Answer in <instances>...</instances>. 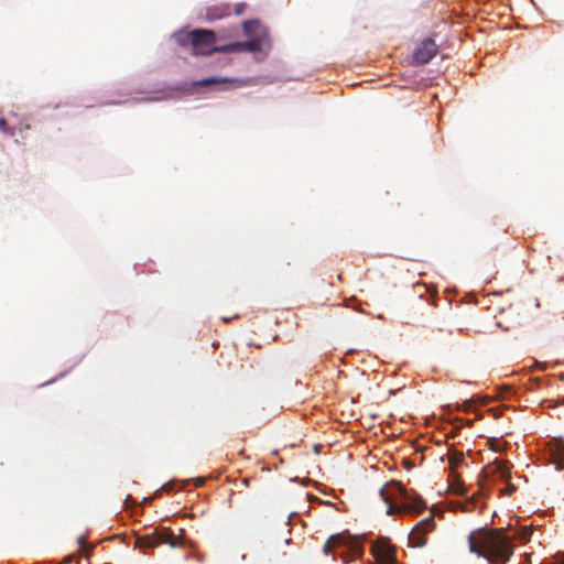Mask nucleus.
<instances>
[{"label": "nucleus", "instance_id": "5701e85b", "mask_svg": "<svg viewBox=\"0 0 564 564\" xmlns=\"http://www.w3.org/2000/svg\"><path fill=\"white\" fill-rule=\"evenodd\" d=\"M455 492L458 495H465L467 490L463 486H460L458 489L455 490Z\"/></svg>", "mask_w": 564, "mask_h": 564}, {"label": "nucleus", "instance_id": "6e6552de", "mask_svg": "<svg viewBox=\"0 0 564 564\" xmlns=\"http://www.w3.org/2000/svg\"><path fill=\"white\" fill-rule=\"evenodd\" d=\"M262 39L260 35L253 36L248 41L232 42L226 45H220L219 52L231 53V52H260L262 50Z\"/></svg>", "mask_w": 564, "mask_h": 564}, {"label": "nucleus", "instance_id": "393cba45", "mask_svg": "<svg viewBox=\"0 0 564 564\" xmlns=\"http://www.w3.org/2000/svg\"><path fill=\"white\" fill-rule=\"evenodd\" d=\"M470 405H471L470 401H466V402L463 404V410H464V411H468V410L470 409Z\"/></svg>", "mask_w": 564, "mask_h": 564}, {"label": "nucleus", "instance_id": "412c9836", "mask_svg": "<svg viewBox=\"0 0 564 564\" xmlns=\"http://www.w3.org/2000/svg\"><path fill=\"white\" fill-rule=\"evenodd\" d=\"M516 490V486L512 485V484H509L505 489H503V494L508 495V496H511L513 494V491Z\"/></svg>", "mask_w": 564, "mask_h": 564}, {"label": "nucleus", "instance_id": "7ed1b4c3", "mask_svg": "<svg viewBox=\"0 0 564 564\" xmlns=\"http://www.w3.org/2000/svg\"><path fill=\"white\" fill-rule=\"evenodd\" d=\"M176 41L186 47L193 55H209L219 52L220 45L216 44V34L212 30L196 29L176 34Z\"/></svg>", "mask_w": 564, "mask_h": 564}, {"label": "nucleus", "instance_id": "1a4fd4ad", "mask_svg": "<svg viewBox=\"0 0 564 564\" xmlns=\"http://www.w3.org/2000/svg\"><path fill=\"white\" fill-rule=\"evenodd\" d=\"M159 530V545L166 544L171 547L184 546L186 540L184 538V529H181V534L176 535L170 528H158Z\"/></svg>", "mask_w": 564, "mask_h": 564}, {"label": "nucleus", "instance_id": "0eeeda50", "mask_svg": "<svg viewBox=\"0 0 564 564\" xmlns=\"http://www.w3.org/2000/svg\"><path fill=\"white\" fill-rule=\"evenodd\" d=\"M371 553L379 564H395V549L386 539H378L371 546Z\"/></svg>", "mask_w": 564, "mask_h": 564}, {"label": "nucleus", "instance_id": "4be33fe9", "mask_svg": "<svg viewBox=\"0 0 564 564\" xmlns=\"http://www.w3.org/2000/svg\"><path fill=\"white\" fill-rule=\"evenodd\" d=\"M204 482H205L204 478H197V479H195V486H196V487H200V486H203V485H204Z\"/></svg>", "mask_w": 564, "mask_h": 564}, {"label": "nucleus", "instance_id": "39448f33", "mask_svg": "<svg viewBox=\"0 0 564 564\" xmlns=\"http://www.w3.org/2000/svg\"><path fill=\"white\" fill-rule=\"evenodd\" d=\"M438 45L432 37L422 40L413 50L411 62L413 65L427 64L437 53Z\"/></svg>", "mask_w": 564, "mask_h": 564}, {"label": "nucleus", "instance_id": "f257e3e1", "mask_svg": "<svg viewBox=\"0 0 564 564\" xmlns=\"http://www.w3.org/2000/svg\"><path fill=\"white\" fill-rule=\"evenodd\" d=\"M468 547L490 564H506L513 554V544L503 529L479 528L468 535Z\"/></svg>", "mask_w": 564, "mask_h": 564}, {"label": "nucleus", "instance_id": "f3484780", "mask_svg": "<svg viewBox=\"0 0 564 564\" xmlns=\"http://www.w3.org/2000/svg\"><path fill=\"white\" fill-rule=\"evenodd\" d=\"M474 508H475V499H471V500H468V501L463 503L462 511L463 512H470V511L474 510Z\"/></svg>", "mask_w": 564, "mask_h": 564}, {"label": "nucleus", "instance_id": "9b49d317", "mask_svg": "<svg viewBox=\"0 0 564 564\" xmlns=\"http://www.w3.org/2000/svg\"><path fill=\"white\" fill-rule=\"evenodd\" d=\"M215 84H231L235 87H242L247 85V82L240 78L231 77H208L196 83L198 86H209Z\"/></svg>", "mask_w": 564, "mask_h": 564}, {"label": "nucleus", "instance_id": "9d476101", "mask_svg": "<svg viewBox=\"0 0 564 564\" xmlns=\"http://www.w3.org/2000/svg\"><path fill=\"white\" fill-rule=\"evenodd\" d=\"M242 31L246 36L249 39L260 35L262 39V44L268 37V32L263 25L260 24L257 20H247L242 23Z\"/></svg>", "mask_w": 564, "mask_h": 564}, {"label": "nucleus", "instance_id": "a211bd4d", "mask_svg": "<svg viewBox=\"0 0 564 564\" xmlns=\"http://www.w3.org/2000/svg\"><path fill=\"white\" fill-rule=\"evenodd\" d=\"M247 4L245 2L236 3L234 7V12L235 14L240 15L245 12Z\"/></svg>", "mask_w": 564, "mask_h": 564}, {"label": "nucleus", "instance_id": "c85d7f7f", "mask_svg": "<svg viewBox=\"0 0 564 564\" xmlns=\"http://www.w3.org/2000/svg\"><path fill=\"white\" fill-rule=\"evenodd\" d=\"M562 564H564V562Z\"/></svg>", "mask_w": 564, "mask_h": 564}, {"label": "nucleus", "instance_id": "a878e982", "mask_svg": "<svg viewBox=\"0 0 564 564\" xmlns=\"http://www.w3.org/2000/svg\"><path fill=\"white\" fill-rule=\"evenodd\" d=\"M242 484L247 487L249 485V479L248 478H243L242 479Z\"/></svg>", "mask_w": 564, "mask_h": 564}, {"label": "nucleus", "instance_id": "20e7f679", "mask_svg": "<svg viewBox=\"0 0 564 564\" xmlns=\"http://www.w3.org/2000/svg\"><path fill=\"white\" fill-rule=\"evenodd\" d=\"M325 554L339 556L343 563H348L359 558L364 553V547L356 536L348 532L333 534L323 546Z\"/></svg>", "mask_w": 564, "mask_h": 564}, {"label": "nucleus", "instance_id": "f03ea898", "mask_svg": "<svg viewBox=\"0 0 564 564\" xmlns=\"http://www.w3.org/2000/svg\"><path fill=\"white\" fill-rule=\"evenodd\" d=\"M380 496L387 503L388 514H399L406 512L410 514H420L427 506L423 498L414 490H408L399 481H390L380 489Z\"/></svg>", "mask_w": 564, "mask_h": 564}, {"label": "nucleus", "instance_id": "dca6fc26", "mask_svg": "<svg viewBox=\"0 0 564 564\" xmlns=\"http://www.w3.org/2000/svg\"><path fill=\"white\" fill-rule=\"evenodd\" d=\"M556 456L560 465L564 468V441L558 442L556 446Z\"/></svg>", "mask_w": 564, "mask_h": 564}, {"label": "nucleus", "instance_id": "423d86ee", "mask_svg": "<svg viewBox=\"0 0 564 564\" xmlns=\"http://www.w3.org/2000/svg\"><path fill=\"white\" fill-rule=\"evenodd\" d=\"M435 528L434 517L431 514L419 521L409 535V542L412 546L423 547L426 544L425 535Z\"/></svg>", "mask_w": 564, "mask_h": 564}, {"label": "nucleus", "instance_id": "f8f14e48", "mask_svg": "<svg viewBox=\"0 0 564 564\" xmlns=\"http://www.w3.org/2000/svg\"><path fill=\"white\" fill-rule=\"evenodd\" d=\"M231 7L228 3L216 4L207 8L206 17L208 20H218L231 14Z\"/></svg>", "mask_w": 564, "mask_h": 564}, {"label": "nucleus", "instance_id": "6ab92c4d", "mask_svg": "<svg viewBox=\"0 0 564 564\" xmlns=\"http://www.w3.org/2000/svg\"><path fill=\"white\" fill-rule=\"evenodd\" d=\"M0 129L3 130L6 133L10 134V135H13L14 134V131L13 129H9L7 127V121L4 118H0Z\"/></svg>", "mask_w": 564, "mask_h": 564}, {"label": "nucleus", "instance_id": "aec40b11", "mask_svg": "<svg viewBox=\"0 0 564 564\" xmlns=\"http://www.w3.org/2000/svg\"><path fill=\"white\" fill-rule=\"evenodd\" d=\"M531 534H532V529L529 527H525V528H523V530L521 532V539L529 540L531 538Z\"/></svg>", "mask_w": 564, "mask_h": 564}, {"label": "nucleus", "instance_id": "cd10ccee", "mask_svg": "<svg viewBox=\"0 0 564 564\" xmlns=\"http://www.w3.org/2000/svg\"><path fill=\"white\" fill-rule=\"evenodd\" d=\"M558 402H560L561 404H564V398H563L561 401H558Z\"/></svg>", "mask_w": 564, "mask_h": 564}, {"label": "nucleus", "instance_id": "4468645a", "mask_svg": "<svg viewBox=\"0 0 564 564\" xmlns=\"http://www.w3.org/2000/svg\"><path fill=\"white\" fill-rule=\"evenodd\" d=\"M511 467L512 465L508 460L495 462V471L505 480L511 477Z\"/></svg>", "mask_w": 564, "mask_h": 564}, {"label": "nucleus", "instance_id": "bb28decb", "mask_svg": "<svg viewBox=\"0 0 564 564\" xmlns=\"http://www.w3.org/2000/svg\"><path fill=\"white\" fill-rule=\"evenodd\" d=\"M561 380H564V373L560 376Z\"/></svg>", "mask_w": 564, "mask_h": 564}, {"label": "nucleus", "instance_id": "ddd939ff", "mask_svg": "<svg viewBox=\"0 0 564 564\" xmlns=\"http://www.w3.org/2000/svg\"><path fill=\"white\" fill-rule=\"evenodd\" d=\"M135 547L154 549L159 546V530L158 528L150 534L138 536L134 542Z\"/></svg>", "mask_w": 564, "mask_h": 564}, {"label": "nucleus", "instance_id": "b1692460", "mask_svg": "<svg viewBox=\"0 0 564 564\" xmlns=\"http://www.w3.org/2000/svg\"><path fill=\"white\" fill-rule=\"evenodd\" d=\"M78 543H79L80 549L84 550L86 546V541L84 540V538H79Z\"/></svg>", "mask_w": 564, "mask_h": 564}, {"label": "nucleus", "instance_id": "2eb2a0df", "mask_svg": "<svg viewBox=\"0 0 564 564\" xmlns=\"http://www.w3.org/2000/svg\"><path fill=\"white\" fill-rule=\"evenodd\" d=\"M463 462H464V455L462 453L454 452L448 455V463L452 468H456Z\"/></svg>", "mask_w": 564, "mask_h": 564}]
</instances>
